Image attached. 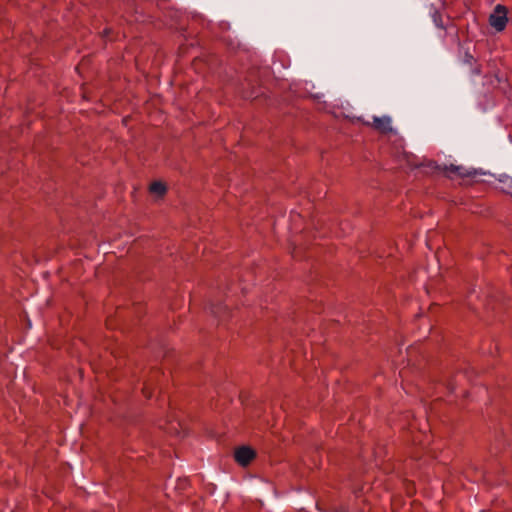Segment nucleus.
Segmentation results:
<instances>
[{
  "label": "nucleus",
  "mask_w": 512,
  "mask_h": 512,
  "mask_svg": "<svg viewBox=\"0 0 512 512\" xmlns=\"http://www.w3.org/2000/svg\"><path fill=\"white\" fill-rule=\"evenodd\" d=\"M507 13L506 7L498 4L490 15L489 23L496 31L500 32L505 29L508 22Z\"/></svg>",
  "instance_id": "1"
},
{
  "label": "nucleus",
  "mask_w": 512,
  "mask_h": 512,
  "mask_svg": "<svg viewBox=\"0 0 512 512\" xmlns=\"http://www.w3.org/2000/svg\"><path fill=\"white\" fill-rule=\"evenodd\" d=\"M256 457V452L248 447L242 446L235 450L234 458L235 461L241 466H247Z\"/></svg>",
  "instance_id": "2"
},
{
  "label": "nucleus",
  "mask_w": 512,
  "mask_h": 512,
  "mask_svg": "<svg viewBox=\"0 0 512 512\" xmlns=\"http://www.w3.org/2000/svg\"><path fill=\"white\" fill-rule=\"evenodd\" d=\"M391 118L389 116L373 117L372 127L380 133L386 134L392 131Z\"/></svg>",
  "instance_id": "3"
},
{
  "label": "nucleus",
  "mask_w": 512,
  "mask_h": 512,
  "mask_svg": "<svg viewBox=\"0 0 512 512\" xmlns=\"http://www.w3.org/2000/svg\"><path fill=\"white\" fill-rule=\"evenodd\" d=\"M443 171L450 178H453L454 176H458L461 178L470 177L475 174L474 172L469 171L468 169L464 168L463 166H456V165L445 166L443 168Z\"/></svg>",
  "instance_id": "4"
},
{
  "label": "nucleus",
  "mask_w": 512,
  "mask_h": 512,
  "mask_svg": "<svg viewBox=\"0 0 512 512\" xmlns=\"http://www.w3.org/2000/svg\"><path fill=\"white\" fill-rule=\"evenodd\" d=\"M497 188L512 197V179L508 176H504L499 179Z\"/></svg>",
  "instance_id": "5"
},
{
  "label": "nucleus",
  "mask_w": 512,
  "mask_h": 512,
  "mask_svg": "<svg viewBox=\"0 0 512 512\" xmlns=\"http://www.w3.org/2000/svg\"><path fill=\"white\" fill-rule=\"evenodd\" d=\"M149 191L152 194H155L159 197H163L167 192V187L165 183L161 181H154L150 184Z\"/></svg>",
  "instance_id": "6"
},
{
  "label": "nucleus",
  "mask_w": 512,
  "mask_h": 512,
  "mask_svg": "<svg viewBox=\"0 0 512 512\" xmlns=\"http://www.w3.org/2000/svg\"><path fill=\"white\" fill-rule=\"evenodd\" d=\"M431 17H432V20H433L434 24L436 25V27H438L440 29L445 28L443 19H442V15L435 7H431Z\"/></svg>",
  "instance_id": "7"
},
{
  "label": "nucleus",
  "mask_w": 512,
  "mask_h": 512,
  "mask_svg": "<svg viewBox=\"0 0 512 512\" xmlns=\"http://www.w3.org/2000/svg\"><path fill=\"white\" fill-rule=\"evenodd\" d=\"M142 392L147 399L151 397V392L148 390L146 386L142 389Z\"/></svg>",
  "instance_id": "8"
}]
</instances>
